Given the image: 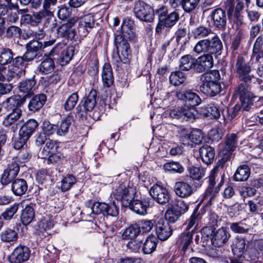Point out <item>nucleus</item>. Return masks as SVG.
I'll return each mask as SVG.
<instances>
[{
	"label": "nucleus",
	"mask_w": 263,
	"mask_h": 263,
	"mask_svg": "<svg viewBox=\"0 0 263 263\" xmlns=\"http://www.w3.org/2000/svg\"><path fill=\"white\" fill-rule=\"evenodd\" d=\"M201 84L200 90L203 93L211 96H215L220 92V85L213 80L212 73L206 72L200 77Z\"/></svg>",
	"instance_id": "nucleus-3"
},
{
	"label": "nucleus",
	"mask_w": 263,
	"mask_h": 263,
	"mask_svg": "<svg viewBox=\"0 0 263 263\" xmlns=\"http://www.w3.org/2000/svg\"><path fill=\"white\" fill-rule=\"evenodd\" d=\"M71 120L70 117H67L62 120L59 125H56L57 134L58 136H64L68 133L71 124Z\"/></svg>",
	"instance_id": "nucleus-40"
},
{
	"label": "nucleus",
	"mask_w": 263,
	"mask_h": 263,
	"mask_svg": "<svg viewBox=\"0 0 263 263\" xmlns=\"http://www.w3.org/2000/svg\"><path fill=\"white\" fill-rule=\"evenodd\" d=\"M37 126L38 123L35 120L30 119L22 125L19 135L29 139Z\"/></svg>",
	"instance_id": "nucleus-22"
},
{
	"label": "nucleus",
	"mask_w": 263,
	"mask_h": 263,
	"mask_svg": "<svg viewBox=\"0 0 263 263\" xmlns=\"http://www.w3.org/2000/svg\"><path fill=\"white\" fill-rule=\"evenodd\" d=\"M164 167L167 171L179 173H181L184 170L183 167L179 163L175 162L167 163L164 164Z\"/></svg>",
	"instance_id": "nucleus-62"
},
{
	"label": "nucleus",
	"mask_w": 263,
	"mask_h": 263,
	"mask_svg": "<svg viewBox=\"0 0 263 263\" xmlns=\"http://www.w3.org/2000/svg\"><path fill=\"white\" fill-rule=\"evenodd\" d=\"M246 245L245 238L239 236L236 237L231 245L233 253L237 257H240L244 252Z\"/></svg>",
	"instance_id": "nucleus-28"
},
{
	"label": "nucleus",
	"mask_w": 263,
	"mask_h": 263,
	"mask_svg": "<svg viewBox=\"0 0 263 263\" xmlns=\"http://www.w3.org/2000/svg\"><path fill=\"white\" fill-rule=\"evenodd\" d=\"M74 54V48L72 46L65 47L61 52L58 62L61 66L67 65L71 60Z\"/></svg>",
	"instance_id": "nucleus-31"
},
{
	"label": "nucleus",
	"mask_w": 263,
	"mask_h": 263,
	"mask_svg": "<svg viewBox=\"0 0 263 263\" xmlns=\"http://www.w3.org/2000/svg\"><path fill=\"white\" fill-rule=\"evenodd\" d=\"M57 148V146L55 142L50 139L46 140L45 145L39 153L40 156L42 159H46L51 154L55 152Z\"/></svg>",
	"instance_id": "nucleus-32"
},
{
	"label": "nucleus",
	"mask_w": 263,
	"mask_h": 263,
	"mask_svg": "<svg viewBox=\"0 0 263 263\" xmlns=\"http://www.w3.org/2000/svg\"><path fill=\"white\" fill-rule=\"evenodd\" d=\"M34 211L33 209L30 205H26L22 210L21 219L24 225H28L30 223L34 218Z\"/></svg>",
	"instance_id": "nucleus-39"
},
{
	"label": "nucleus",
	"mask_w": 263,
	"mask_h": 263,
	"mask_svg": "<svg viewBox=\"0 0 263 263\" xmlns=\"http://www.w3.org/2000/svg\"><path fill=\"white\" fill-rule=\"evenodd\" d=\"M95 23L94 16L91 14L85 15L80 18L79 26L80 29L86 30L88 32L90 30L95 27Z\"/></svg>",
	"instance_id": "nucleus-29"
},
{
	"label": "nucleus",
	"mask_w": 263,
	"mask_h": 263,
	"mask_svg": "<svg viewBox=\"0 0 263 263\" xmlns=\"http://www.w3.org/2000/svg\"><path fill=\"white\" fill-rule=\"evenodd\" d=\"M174 191L176 195L182 198L190 196L193 193L192 186L184 182H177L174 186Z\"/></svg>",
	"instance_id": "nucleus-24"
},
{
	"label": "nucleus",
	"mask_w": 263,
	"mask_h": 263,
	"mask_svg": "<svg viewBox=\"0 0 263 263\" xmlns=\"http://www.w3.org/2000/svg\"><path fill=\"white\" fill-rule=\"evenodd\" d=\"M35 84L36 81L34 77L20 82L18 89L20 92L25 94L23 97H26V99L27 98L33 95Z\"/></svg>",
	"instance_id": "nucleus-19"
},
{
	"label": "nucleus",
	"mask_w": 263,
	"mask_h": 263,
	"mask_svg": "<svg viewBox=\"0 0 263 263\" xmlns=\"http://www.w3.org/2000/svg\"><path fill=\"white\" fill-rule=\"evenodd\" d=\"M142 240L139 238L129 239V240L126 244V246L130 251L133 252H138L141 246Z\"/></svg>",
	"instance_id": "nucleus-53"
},
{
	"label": "nucleus",
	"mask_w": 263,
	"mask_h": 263,
	"mask_svg": "<svg viewBox=\"0 0 263 263\" xmlns=\"http://www.w3.org/2000/svg\"><path fill=\"white\" fill-rule=\"evenodd\" d=\"M197 228V224H196L191 232H182L179 236L177 242L179 247L181 251L183 252V255L186 253L187 250L189 249H191V252L195 251L192 246V243L193 242V234Z\"/></svg>",
	"instance_id": "nucleus-9"
},
{
	"label": "nucleus",
	"mask_w": 263,
	"mask_h": 263,
	"mask_svg": "<svg viewBox=\"0 0 263 263\" xmlns=\"http://www.w3.org/2000/svg\"><path fill=\"white\" fill-rule=\"evenodd\" d=\"M263 59V40L262 35L257 37L254 44L251 61L260 62Z\"/></svg>",
	"instance_id": "nucleus-23"
},
{
	"label": "nucleus",
	"mask_w": 263,
	"mask_h": 263,
	"mask_svg": "<svg viewBox=\"0 0 263 263\" xmlns=\"http://www.w3.org/2000/svg\"><path fill=\"white\" fill-rule=\"evenodd\" d=\"M189 209L188 204L183 200L176 198L168 205L164 217L169 222L174 223Z\"/></svg>",
	"instance_id": "nucleus-1"
},
{
	"label": "nucleus",
	"mask_w": 263,
	"mask_h": 263,
	"mask_svg": "<svg viewBox=\"0 0 263 263\" xmlns=\"http://www.w3.org/2000/svg\"><path fill=\"white\" fill-rule=\"evenodd\" d=\"M27 189V183L23 179H16L12 182L11 190L16 196H21L24 194Z\"/></svg>",
	"instance_id": "nucleus-26"
},
{
	"label": "nucleus",
	"mask_w": 263,
	"mask_h": 263,
	"mask_svg": "<svg viewBox=\"0 0 263 263\" xmlns=\"http://www.w3.org/2000/svg\"><path fill=\"white\" fill-rule=\"evenodd\" d=\"M102 81L104 86L110 87L113 83L114 78L112 69L108 63H105L102 73Z\"/></svg>",
	"instance_id": "nucleus-30"
},
{
	"label": "nucleus",
	"mask_w": 263,
	"mask_h": 263,
	"mask_svg": "<svg viewBox=\"0 0 263 263\" xmlns=\"http://www.w3.org/2000/svg\"><path fill=\"white\" fill-rule=\"evenodd\" d=\"M211 17L214 25L218 28H222L226 26L227 17L226 12L221 8H217L211 13Z\"/></svg>",
	"instance_id": "nucleus-20"
},
{
	"label": "nucleus",
	"mask_w": 263,
	"mask_h": 263,
	"mask_svg": "<svg viewBox=\"0 0 263 263\" xmlns=\"http://www.w3.org/2000/svg\"><path fill=\"white\" fill-rule=\"evenodd\" d=\"M250 175V169L247 165L239 166L235 172L234 178L237 181L247 180Z\"/></svg>",
	"instance_id": "nucleus-34"
},
{
	"label": "nucleus",
	"mask_w": 263,
	"mask_h": 263,
	"mask_svg": "<svg viewBox=\"0 0 263 263\" xmlns=\"http://www.w3.org/2000/svg\"><path fill=\"white\" fill-rule=\"evenodd\" d=\"M196 106V104H191L190 106L183 108V119L186 117L187 120L191 122L196 120V116L197 114Z\"/></svg>",
	"instance_id": "nucleus-48"
},
{
	"label": "nucleus",
	"mask_w": 263,
	"mask_h": 263,
	"mask_svg": "<svg viewBox=\"0 0 263 263\" xmlns=\"http://www.w3.org/2000/svg\"><path fill=\"white\" fill-rule=\"evenodd\" d=\"M222 48V42L217 36L212 37L211 40L208 39L198 40V53L208 52L212 54L219 52Z\"/></svg>",
	"instance_id": "nucleus-7"
},
{
	"label": "nucleus",
	"mask_w": 263,
	"mask_h": 263,
	"mask_svg": "<svg viewBox=\"0 0 263 263\" xmlns=\"http://www.w3.org/2000/svg\"><path fill=\"white\" fill-rule=\"evenodd\" d=\"M22 76L23 74L21 73L19 71L9 66L7 72L5 75V80L10 81L13 79H17Z\"/></svg>",
	"instance_id": "nucleus-56"
},
{
	"label": "nucleus",
	"mask_w": 263,
	"mask_h": 263,
	"mask_svg": "<svg viewBox=\"0 0 263 263\" xmlns=\"http://www.w3.org/2000/svg\"><path fill=\"white\" fill-rule=\"evenodd\" d=\"M26 101V97L20 95L11 96L3 102L4 106L7 111L22 110L21 107Z\"/></svg>",
	"instance_id": "nucleus-17"
},
{
	"label": "nucleus",
	"mask_w": 263,
	"mask_h": 263,
	"mask_svg": "<svg viewBox=\"0 0 263 263\" xmlns=\"http://www.w3.org/2000/svg\"><path fill=\"white\" fill-rule=\"evenodd\" d=\"M231 230L236 233H246L249 231V228H246V224L241 222H234L230 224Z\"/></svg>",
	"instance_id": "nucleus-55"
},
{
	"label": "nucleus",
	"mask_w": 263,
	"mask_h": 263,
	"mask_svg": "<svg viewBox=\"0 0 263 263\" xmlns=\"http://www.w3.org/2000/svg\"><path fill=\"white\" fill-rule=\"evenodd\" d=\"M129 190L123 184H120L116 187L114 192V196L117 200L122 202V204L127 207V204L134 199L133 193H130Z\"/></svg>",
	"instance_id": "nucleus-14"
},
{
	"label": "nucleus",
	"mask_w": 263,
	"mask_h": 263,
	"mask_svg": "<svg viewBox=\"0 0 263 263\" xmlns=\"http://www.w3.org/2000/svg\"><path fill=\"white\" fill-rule=\"evenodd\" d=\"M128 206L129 209L136 213L139 215H144L146 214V210L145 209V206L143 204V202L141 200H132V201L129 202L127 204V207Z\"/></svg>",
	"instance_id": "nucleus-42"
},
{
	"label": "nucleus",
	"mask_w": 263,
	"mask_h": 263,
	"mask_svg": "<svg viewBox=\"0 0 263 263\" xmlns=\"http://www.w3.org/2000/svg\"><path fill=\"white\" fill-rule=\"evenodd\" d=\"M243 37V32L241 30H239L234 37L232 42L231 49L232 50L233 52L237 50L240 48V44Z\"/></svg>",
	"instance_id": "nucleus-54"
},
{
	"label": "nucleus",
	"mask_w": 263,
	"mask_h": 263,
	"mask_svg": "<svg viewBox=\"0 0 263 263\" xmlns=\"http://www.w3.org/2000/svg\"><path fill=\"white\" fill-rule=\"evenodd\" d=\"M197 63V60L192 58L191 55L182 57L180 60L179 69L181 70H189L194 67Z\"/></svg>",
	"instance_id": "nucleus-38"
},
{
	"label": "nucleus",
	"mask_w": 263,
	"mask_h": 263,
	"mask_svg": "<svg viewBox=\"0 0 263 263\" xmlns=\"http://www.w3.org/2000/svg\"><path fill=\"white\" fill-rule=\"evenodd\" d=\"M182 5L186 12L194 10L197 5V0H182Z\"/></svg>",
	"instance_id": "nucleus-63"
},
{
	"label": "nucleus",
	"mask_w": 263,
	"mask_h": 263,
	"mask_svg": "<svg viewBox=\"0 0 263 263\" xmlns=\"http://www.w3.org/2000/svg\"><path fill=\"white\" fill-rule=\"evenodd\" d=\"M76 179L73 175H66L61 181V189L62 191L65 192L69 190L76 183Z\"/></svg>",
	"instance_id": "nucleus-49"
},
{
	"label": "nucleus",
	"mask_w": 263,
	"mask_h": 263,
	"mask_svg": "<svg viewBox=\"0 0 263 263\" xmlns=\"http://www.w3.org/2000/svg\"><path fill=\"white\" fill-rule=\"evenodd\" d=\"M177 97L179 99L185 100L189 101H193L195 99L194 104L197 105V101L196 98L197 96L195 92H193L190 90L189 91H180L177 93Z\"/></svg>",
	"instance_id": "nucleus-47"
},
{
	"label": "nucleus",
	"mask_w": 263,
	"mask_h": 263,
	"mask_svg": "<svg viewBox=\"0 0 263 263\" xmlns=\"http://www.w3.org/2000/svg\"><path fill=\"white\" fill-rule=\"evenodd\" d=\"M42 127L45 135L50 136L57 133L56 125L51 124L48 121H44L43 122Z\"/></svg>",
	"instance_id": "nucleus-57"
},
{
	"label": "nucleus",
	"mask_w": 263,
	"mask_h": 263,
	"mask_svg": "<svg viewBox=\"0 0 263 263\" xmlns=\"http://www.w3.org/2000/svg\"><path fill=\"white\" fill-rule=\"evenodd\" d=\"M58 8L57 15L59 19L64 21L69 17L71 12L69 8L65 5H62L59 7Z\"/></svg>",
	"instance_id": "nucleus-61"
},
{
	"label": "nucleus",
	"mask_w": 263,
	"mask_h": 263,
	"mask_svg": "<svg viewBox=\"0 0 263 263\" xmlns=\"http://www.w3.org/2000/svg\"><path fill=\"white\" fill-rule=\"evenodd\" d=\"M213 57L210 53L198 57V72L208 71L213 66Z\"/></svg>",
	"instance_id": "nucleus-27"
},
{
	"label": "nucleus",
	"mask_w": 263,
	"mask_h": 263,
	"mask_svg": "<svg viewBox=\"0 0 263 263\" xmlns=\"http://www.w3.org/2000/svg\"><path fill=\"white\" fill-rule=\"evenodd\" d=\"M140 232V227L137 224H133L125 229L122 234V237L124 239L136 238Z\"/></svg>",
	"instance_id": "nucleus-41"
},
{
	"label": "nucleus",
	"mask_w": 263,
	"mask_h": 263,
	"mask_svg": "<svg viewBox=\"0 0 263 263\" xmlns=\"http://www.w3.org/2000/svg\"><path fill=\"white\" fill-rule=\"evenodd\" d=\"M114 43L118 54V60H117V62L120 61L124 64H129L132 54L129 44L127 41L122 35L118 34L115 36Z\"/></svg>",
	"instance_id": "nucleus-2"
},
{
	"label": "nucleus",
	"mask_w": 263,
	"mask_h": 263,
	"mask_svg": "<svg viewBox=\"0 0 263 263\" xmlns=\"http://www.w3.org/2000/svg\"><path fill=\"white\" fill-rule=\"evenodd\" d=\"M18 237L17 233L13 229H6L2 231L1 237L2 241L4 242H13L17 240Z\"/></svg>",
	"instance_id": "nucleus-43"
},
{
	"label": "nucleus",
	"mask_w": 263,
	"mask_h": 263,
	"mask_svg": "<svg viewBox=\"0 0 263 263\" xmlns=\"http://www.w3.org/2000/svg\"><path fill=\"white\" fill-rule=\"evenodd\" d=\"M223 176H220V180L218 185L216 187H214L216 181L215 180L217 178V180H218L219 178L218 177L217 169L214 168L211 171L210 175L209 178V186L206 191V195L211 196L210 199L214 198L216 194L219 192L220 188L223 183Z\"/></svg>",
	"instance_id": "nucleus-11"
},
{
	"label": "nucleus",
	"mask_w": 263,
	"mask_h": 263,
	"mask_svg": "<svg viewBox=\"0 0 263 263\" xmlns=\"http://www.w3.org/2000/svg\"><path fill=\"white\" fill-rule=\"evenodd\" d=\"M79 96L77 92H73L66 100L64 104V108L66 111L73 109L77 104Z\"/></svg>",
	"instance_id": "nucleus-46"
},
{
	"label": "nucleus",
	"mask_w": 263,
	"mask_h": 263,
	"mask_svg": "<svg viewBox=\"0 0 263 263\" xmlns=\"http://www.w3.org/2000/svg\"><path fill=\"white\" fill-rule=\"evenodd\" d=\"M234 71L237 74L239 79L245 83V85L251 83L252 79L256 80L253 76L250 74L251 71V66L242 55H239L237 57Z\"/></svg>",
	"instance_id": "nucleus-4"
},
{
	"label": "nucleus",
	"mask_w": 263,
	"mask_h": 263,
	"mask_svg": "<svg viewBox=\"0 0 263 263\" xmlns=\"http://www.w3.org/2000/svg\"><path fill=\"white\" fill-rule=\"evenodd\" d=\"M9 113L5 117L3 121V125L6 127L10 126L18 121L22 115V110H15L8 111Z\"/></svg>",
	"instance_id": "nucleus-35"
},
{
	"label": "nucleus",
	"mask_w": 263,
	"mask_h": 263,
	"mask_svg": "<svg viewBox=\"0 0 263 263\" xmlns=\"http://www.w3.org/2000/svg\"><path fill=\"white\" fill-rule=\"evenodd\" d=\"M185 74L180 71L173 72L170 76V83L174 86L181 85L185 81Z\"/></svg>",
	"instance_id": "nucleus-44"
},
{
	"label": "nucleus",
	"mask_w": 263,
	"mask_h": 263,
	"mask_svg": "<svg viewBox=\"0 0 263 263\" xmlns=\"http://www.w3.org/2000/svg\"><path fill=\"white\" fill-rule=\"evenodd\" d=\"M200 157L202 161L207 165L211 164L214 158L215 151L213 147L205 145L199 149Z\"/></svg>",
	"instance_id": "nucleus-25"
},
{
	"label": "nucleus",
	"mask_w": 263,
	"mask_h": 263,
	"mask_svg": "<svg viewBox=\"0 0 263 263\" xmlns=\"http://www.w3.org/2000/svg\"><path fill=\"white\" fill-rule=\"evenodd\" d=\"M235 95L239 97L241 102L240 109L248 111L253 105V98H255L248 87L243 83L240 84L235 91Z\"/></svg>",
	"instance_id": "nucleus-5"
},
{
	"label": "nucleus",
	"mask_w": 263,
	"mask_h": 263,
	"mask_svg": "<svg viewBox=\"0 0 263 263\" xmlns=\"http://www.w3.org/2000/svg\"><path fill=\"white\" fill-rule=\"evenodd\" d=\"M30 251L28 247L20 245L16 247L9 257L10 263H23L30 257Z\"/></svg>",
	"instance_id": "nucleus-10"
},
{
	"label": "nucleus",
	"mask_w": 263,
	"mask_h": 263,
	"mask_svg": "<svg viewBox=\"0 0 263 263\" xmlns=\"http://www.w3.org/2000/svg\"><path fill=\"white\" fill-rule=\"evenodd\" d=\"M212 227H205L201 230V238L203 240H209L211 241V239L214 233Z\"/></svg>",
	"instance_id": "nucleus-64"
},
{
	"label": "nucleus",
	"mask_w": 263,
	"mask_h": 263,
	"mask_svg": "<svg viewBox=\"0 0 263 263\" xmlns=\"http://www.w3.org/2000/svg\"><path fill=\"white\" fill-rule=\"evenodd\" d=\"M16 177V176L13 174V173L6 169L2 175L1 182L3 185H6L10 183L11 182L13 181V179Z\"/></svg>",
	"instance_id": "nucleus-60"
},
{
	"label": "nucleus",
	"mask_w": 263,
	"mask_h": 263,
	"mask_svg": "<svg viewBox=\"0 0 263 263\" xmlns=\"http://www.w3.org/2000/svg\"><path fill=\"white\" fill-rule=\"evenodd\" d=\"M108 207V204L105 203L96 202L94 203L91 207L92 212L96 214L102 213L105 215V212H106V208Z\"/></svg>",
	"instance_id": "nucleus-58"
},
{
	"label": "nucleus",
	"mask_w": 263,
	"mask_h": 263,
	"mask_svg": "<svg viewBox=\"0 0 263 263\" xmlns=\"http://www.w3.org/2000/svg\"><path fill=\"white\" fill-rule=\"evenodd\" d=\"M78 21L77 17L70 18L67 22L63 24L57 29L58 34L68 40H72L76 35V31L73 26Z\"/></svg>",
	"instance_id": "nucleus-13"
},
{
	"label": "nucleus",
	"mask_w": 263,
	"mask_h": 263,
	"mask_svg": "<svg viewBox=\"0 0 263 263\" xmlns=\"http://www.w3.org/2000/svg\"><path fill=\"white\" fill-rule=\"evenodd\" d=\"M157 242L158 240L156 236L153 235L148 236L143 243V253L146 254L152 253L156 249Z\"/></svg>",
	"instance_id": "nucleus-33"
},
{
	"label": "nucleus",
	"mask_w": 263,
	"mask_h": 263,
	"mask_svg": "<svg viewBox=\"0 0 263 263\" xmlns=\"http://www.w3.org/2000/svg\"><path fill=\"white\" fill-rule=\"evenodd\" d=\"M231 237L228 229L221 227L215 231L211 239V243L215 247H220L226 244Z\"/></svg>",
	"instance_id": "nucleus-15"
},
{
	"label": "nucleus",
	"mask_w": 263,
	"mask_h": 263,
	"mask_svg": "<svg viewBox=\"0 0 263 263\" xmlns=\"http://www.w3.org/2000/svg\"><path fill=\"white\" fill-rule=\"evenodd\" d=\"M179 18L178 13L176 12H173L168 14L164 20L161 21V23L164 24L165 27L171 28L176 23Z\"/></svg>",
	"instance_id": "nucleus-50"
},
{
	"label": "nucleus",
	"mask_w": 263,
	"mask_h": 263,
	"mask_svg": "<svg viewBox=\"0 0 263 263\" xmlns=\"http://www.w3.org/2000/svg\"><path fill=\"white\" fill-rule=\"evenodd\" d=\"M134 13L137 18L146 22H153L155 17L154 9L143 2L135 3Z\"/></svg>",
	"instance_id": "nucleus-6"
},
{
	"label": "nucleus",
	"mask_w": 263,
	"mask_h": 263,
	"mask_svg": "<svg viewBox=\"0 0 263 263\" xmlns=\"http://www.w3.org/2000/svg\"><path fill=\"white\" fill-rule=\"evenodd\" d=\"M19 205L20 204L18 203H15L10 205L2 213L1 216L6 220L11 219L18 211Z\"/></svg>",
	"instance_id": "nucleus-51"
},
{
	"label": "nucleus",
	"mask_w": 263,
	"mask_h": 263,
	"mask_svg": "<svg viewBox=\"0 0 263 263\" xmlns=\"http://www.w3.org/2000/svg\"><path fill=\"white\" fill-rule=\"evenodd\" d=\"M238 142L237 136L235 134L228 135L226 141V144L220 154L223 159L228 160L231 155L232 153L236 148Z\"/></svg>",
	"instance_id": "nucleus-16"
},
{
	"label": "nucleus",
	"mask_w": 263,
	"mask_h": 263,
	"mask_svg": "<svg viewBox=\"0 0 263 263\" xmlns=\"http://www.w3.org/2000/svg\"><path fill=\"white\" fill-rule=\"evenodd\" d=\"M230 20L233 23V25L237 30H240L243 24V16L241 13H232L228 16Z\"/></svg>",
	"instance_id": "nucleus-52"
},
{
	"label": "nucleus",
	"mask_w": 263,
	"mask_h": 263,
	"mask_svg": "<svg viewBox=\"0 0 263 263\" xmlns=\"http://www.w3.org/2000/svg\"><path fill=\"white\" fill-rule=\"evenodd\" d=\"M25 61L26 60L23 56L17 57L15 58H13L12 61V63L10 66L14 69H16V70L19 71L21 73L24 75L25 72Z\"/></svg>",
	"instance_id": "nucleus-45"
},
{
	"label": "nucleus",
	"mask_w": 263,
	"mask_h": 263,
	"mask_svg": "<svg viewBox=\"0 0 263 263\" xmlns=\"http://www.w3.org/2000/svg\"><path fill=\"white\" fill-rule=\"evenodd\" d=\"M149 194L153 200L160 204H165L170 199V195L167 190L159 185H153L149 190Z\"/></svg>",
	"instance_id": "nucleus-8"
},
{
	"label": "nucleus",
	"mask_w": 263,
	"mask_h": 263,
	"mask_svg": "<svg viewBox=\"0 0 263 263\" xmlns=\"http://www.w3.org/2000/svg\"><path fill=\"white\" fill-rule=\"evenodd\" d=\"M55 68L54 62L52 59L46 58L39 65L37 69L43 74H48L53 70Z\"/></svg>",
	"instance_id": "nucleus-37"
},
{
	"label": "nucleus",
	"mask_w": 263,
	"mask_h": 263,
	"mask_svg": "<svg viewBox=\"0 0 263 263\" xmlns=\"http://www.w3.org/2000/svg\"><path fill=\"white\" fill-rule=\"evenodd\" d=\"M97 96V91L92 89L81 101L79 110L82 112L92 111L96 105Z\"/></svg>",
	"instance_id": "nucleus-18"
},
{
	"label": "nucleus",
	"mask_w": 263,
	"mask_h": 263,
	"mask_svg": "<svg viewBox=\"0 0 263 263\" xmlns=\"http://www.w3.org/2000/svg\"><path fill=\"white\" fill-rule=\"evenodd\" d=\"M52 11H46L44 9L42 11L34 14L32 17H33V22L34 25L40 23L43 17L46 16H52Z\"/></svg>",
	"instance_id": "nucleus-59"
},
{
	"label": "nucleus",
	"mask_w": 263,
	"mask_h": 263,
	"mask_svg": "<svg viewBox=\"0 0 263 263\" xmlns=\"http://www.w3.org/2000/svg\"><path fill=\"white\" fill-rule=\"evenodd\" d=\"M46 100V96L43 93L34 96L29 102L28 105L29 110L33 112L39 111L43 107Z\"/></svg>",
	"instance_id": "nucleus-21"
},
{
	"label": "nucleus",
	"mask_w": 263,
	"mask_h": 263,
	"mask_svg": "<svg viewBox=\"0 0 263 263\" xmlns=\"http://www.w3.org/2000/svg\"><path fill=\"white\" fill-rule=\"evenodd\" d=\"M165 219H160L155 226V231L158 239L162 241L167 240L172 234L173 229Z\"/></svg>",
	"instance_id": "nucleus-12"
},
{
	"label": "nucleus",
	"mask_w": 263,
	"mask_h": 263,
	"mask_svg": "<svg viewBox=\"0 0 263 263\" xmlns=\"http://www.w3.org/2000/svg\"><path fill=\"white\" fill-rule=\"evenodd\" d=\"M14 55L12 50L6 47L0 49V65H5L12 62Z\"/></svg>",
	"instance_id": "nucleus-36"
}]
</instances>
